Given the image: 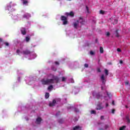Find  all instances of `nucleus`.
Masks as SVG:
<instances>
[{
    "mask_svg": "<svg viewBox=\"0 0 130 130\" xmlns=\"http://www.w3.org/2000/svg\"><path fill=\"white\" fill-rule=\"evenodd\" d=\"M86 11H87V13H88L89 14V13H90L89 12V9L88 8V7H86Z\"/></svg>",
    "mask_w": 130,
    "mask_h": 130,
    "instance_id": "nucleus-38",
    "label": "nucleus"
},
{
    "mask_svg": "<svg viewBox=\"0 0 130 130\" xmlns=\"http://www.w3.org/2000/svg\"><path fill=\"white\" fill-rule=\"evenodd\" d=\"M55 64H59V63H58V62H55Z\"/></svg>",
    "mask_w": 130,
    "mask_h": 130,
    "instance_id": "nucleus-50",
    "label": "nucleus"
},
{
    "mask_svg": "<svg viewBox=\"0 0 130 130\" xmlns=\"http://www.w3.org/2000/svg\"><path fill=\"white\" fill-rule=\"evenodd\" d=\"M16 6H17L16 3L10 2L5 7V10L8 11L9 14H12V18L13 20H19L18 15H14L13 14V12H16V10L15 8H12V7H16Z\"/></svg>",
    "mask_w": 130,
    "mask_h": 130,
    "instance_id": "nucleus-2",
    "label": "nucleus"
},
{
    "mask_svg": "<svg viewBox=\"0 0 130 130\" xmlns=\"http://www.w3.org/2000/svg\"><path fill=\"white\" fill-rule=\"evenodd\" d=\"M97 72L98 73H101V70L100 69V68L97 69Z\"/></svg>",
    "mask_w": 130,
    "mask_h": 130,
    "instance_id": "nucleus-34",
    "label": "nucleus"
},
{
    "mask_svg": "<svg viewBox=\"0 0 130 130\" xmlns=\"http://www.w3.org/2000/svg\"><path fill=\"white\" fill-rule=\"evenodd\" d=\"M70 83H75V81H74V79L73 78H71L69 80Z\"/></svg>",
    "mask_w": 130,
    "mask_h": 130,
    "instance_id": "nucleus-26",
    "label": "nucleus"
},
{
    "mask_svg": "<svg viewBox=\"0 0 130 130\" xmlns=\"http://www.w3.org/2000/svg\"><path fill=\"white\" fill-rule=\"evenodd\" d=\"M100 14H102V15H104V14H105V12L103 10H101L100 12Z\"/></svg>",
    "mask_w": 130,
    "mask_h": 130,
    "instance_id": "nucleus-28",
    "label": "nucleus"
},
{
    "mask_svg": "<svg viewBox=\"0 0 130 130\" xmlns=\"http://www.w3.org/2000/svg\"><path fill=\"white\" fill-rule=\"evenodd\" d=\"M67 35H68V36H70V37H73V34L70 30H68L67 31Z\"/></svg>",
    "mask_w": 130,
    "mask_h": 130,
    "instance_id": "nucleus-19",
    "label": "nucleus"
},
{
    "mask_svg": "<svg viewBox=\"0 0 130 130\" xmlns=\"http://www.w3.org/2000/svg\"><path fill=\"white\" fill-rule=\"evenodd\" d=\"M101 81L103 85H104L105 84V82H106V81L105 80V78L104 77V75H102L101 76Z\"/></svg>",
    "mask_w": 130,
    "mask_h": 130,
    "instance_id": "nucleus-10",
    "label": "nucleus"
},
{
    "mask_svg": "<svg viewBox=\"0 0 130 130\" xmlns=\"http://www.w3.org/2000/svg\"><path fill=\"white\" fill-rule=\"evenodd\" d=\"M59 101H60V99L54 100L52 102L49 103V106H54L56 103H58Z\"/></svg>",
    "mask_w": 130,
    "mask_h": 130,
    "instance_id": "nucleus-8",
    "label": "nucleus"
},
{
    "mask_svg": "<svg viewBox=\"0 0 130 130\" xmlns=\"http://www.w3.org/2000/svg\"><path fill=\"white\" fill-rule=\"evenodd\" d=\"M123 61H122V60H120V63L121 64H122L123 63Z\"/></svg>",
    "mask_w": 130,
    "mask_h": 130,
    "instance_id": "nucleus-45",
    "label": "nucleus"
},
{
    "mask_svg": "<svg viewBox=\"0 0 130 130\" xmlns=\"http://www.w3.org/2000/svg\"><path fill=\"white\" fill-rule=\"evenodd\" d=\"M21 2L23 5V6H28V1L27 0H21Z\"/></svg>",
    "mask_w": 130,
    "mask_h": 130,
    "instance_id": "nucleus-17",
    "label": "nucleus"
},
{
    "mask_svg": "<svg viewBox=\"0 0 130 130\" xmlns=\"http://www.w3.org/2000/svg\"><path fill=\"white\" fill-rule=\"evenodd\" d=\"M73 130H82V127L78 125L73 127Z\"/></svg>",
    "mask_w": 130,
    "mask_h": 130,
    "instance_id": "nucleus-18",
    "label": "nucleus"
},
{
    "mask_svg": "<svg viewBox=\"0 0 130 130\" xmlns=\"http://www.w3.org/2000/svg\"><path fill=\"white\" fill-rule=\"evenodd\" d=\"M75 111H76V112H79V109H76L75 110Z\"/></svg>",
    "mask_w": 130,
    "mask_h": 130,
    "instance_id": "nucleus-47",
    "label": "nucleus"
},
{
    "mask_svg": "<svg viewBox=\"0 0 130 130\" xmlns=\"http://www.w3.org/2000/svg\"><path fill=\"white\" fill-rule=\"evenodd\" d=\"M101 120H103V119H104V116H101Z\"/></svg>",
    "mask_w": 130,
    "mask_h": 130,
    "instance_id": "nucleus-37",
    "label": "nucleus"
},
{
    "mask_svg": "<svg viewBox=\"0 0 130 130\" xmlns=\"http://www.w3.org/2000/svg\"><path fill=\"white\" fill-rule=\"evenodd\" d=\"M85 68H88L89 67V65L87 63L84 64Z\"/></svg>",
    "mask_w": 130,
    "mask_h": 130,
    "instance_id": "nucleus-36",
    "label": "nucleus"
},
{
    "mask_svg": "<svg viewBox=\"0 0 130 130\" xmlns=\"http://www.w3.org/2000/svg\"><path fill=\"white\" fill-rule=\"evenodd\" d=\"M125 127H126V126H123L122 127H120L119 129L120 130H124V129H125Z\"/></svg>",
    "mask_w": 130,
    "mask_h": 130,
    "instance_id": "nucleus-22",
    "label": "nucleus"
},
{
    "mask_svg": "<svg viewBox=\"0 0 130 130\" xmlns=\"http://www.w3.org/2000/svg\"><path fill=\"white\" fill-rule=\"evenodd\" d=\"M91 114H96V112L95 110H92L90 112Z\"/></svg>",
    "mask_w": 130,
    "mask_h": 130,
    "instance_id": "nucleus-23",
    "label": "nucleus"
},
{
    "mask_svg": "<svg viewBox=\"0 0 130 130\" xmlns=\"http://www.w3.org/2000/svg\"><path fill=\"white\" fill-rule=\"evenodd\" d=\"M104 50H103V48L102 47H101L100 48V52L101 53H103V52Z\"/></svg>",
    "mask_w": 130,
    "mask_h": 130,
    "instance_id": "nucleus-21",
    "label": "nucleus"
},
{
    "mask_svg": "<svg viewBox=\"0 0 130 130\" xmlns=\"http://www.w3.org/2000/svg\"><path fill=\"white\" fill-rule=\"evenodd\" d=\"M52 70H53V71H56V69L55 68H52Z\"/></svg>",
    "mask_w": 130,
    "mask_h": 130,
    "instance_id": "nucleus-42",
    "label": "nucleus"
},
{
    "mask_svg": "<svg viewBox=\"0 0 130 130\" xmlns=\"http://www.w3.org/2000/svg\"><path fill=\"white\" fill-rule=\"evenodd\" d=\"M34 47H35V46H34Z\"/></svg>",
    "mask_w": 130,
    "mask_h": 130,
    "instance_id": "nucleus-52",
    "label": "nucleus"
},
{
    "mask_svg": "<svg viewBox=\"0 0 130 130\" xmlns=\"http://www.w3.org/2000/svg\"><path fill=\"white\" fill-rule=\"evenodd\" d=\"M31 17V15L29 13H25L23 15V18H25L26 19H29V18Z\"/></svg>",
    "mask_w": 130,
    "mask_h": 130,
    "instance_id": "nucleus-14",
    "label": "nucleus"
},
{
    "mask_svg": "<svg viewBox=\"0 0 130 130\" xmlns=\"http://www.w3.org/2000/svg\"><path fill=\"white\" fill-rule=\"evenodd\" d=\"M126 120L127 121V122H128V123H129L130 120L129 118H128V116L126 117Z\"/></svg>",
    "mask_w": 130,
    "mask_h": 130,
    "instance_id": "nucleus-24",
    "label": "nucleus"
},
{
    "mask_svg": "<svg viewBox=\"0 0 130 130\" xmlns=\"http://www.w3.org/2000/svg\"><path fill=\"white\" fill-rule=\"evenodd\" d=\"M84 24V19L83 18L80 17L79 20H77L74 23V27L76 29H78L81 27V26Z\"/></svg>",
    "mask_w": 130,
    "mask_h": 130,
    "instance_id": "nucleus-4",
    "label": "nucleus"
},
{
    "mask_svg": "<svg viewBox=\"0 0 130 130\" xmlns=\"http://www.w3.org/2000/svg\"><path fill=\"white\" fill-rule=\"evenodd\" d=\"M2 41H3V40L2 39H0V44L2 43ZM1 46H0V48H1Z\"/></svg>",
    "mask_w": 130,
    "mask_h": 130,
    "instance_id": "nucleus-44",
    "label": "nucleus"
},
{
    "mask_svg": "<svg viewBox=\"0 0 130 130\" xmlns=\"http://www.w3.org/2000/svg\"><path fill=\"white\" fill-rule=\"evenodd\" d=\"M21 79V78L20 77H18V82H20V80Z\"/></svg>",
    "mask_w": 130,
    "mask_h": 130,
    "instance_id": "nucleus-46",
    "label": "nucleus"
},
{
    "mask_svg": "<svg viewBox=\"0 0 130 130\" xmlns=\"http://www.w3.org/2000/svg\"><path fill=\"white\" fill-rule=\"evenodd\" d=\"M129 105V104H128V105H127V106H125V107H126V108H128Z\"/></svg>",
    "mask_w": 130,
    "mask_h": 130,
    "instance_id": "nucleus-49",
    "label": "nucleus"
},
{
    "mask_svg": "<svg viewBox=\"0 0 130 130\" xmlns=\"http://www.w3.org/2000/svg\"><path fill=\"white\" fill-rule=\"evenodd\" d=\"M110 96H111V94L110 92H108L106 90V93H104L103 95V98L104 100H105L106 102V107H108V100L110 99Z\"/></svg>",
    "mask_w": 130,
    "mask_h": 130,
    "instance_id": "nucleus-5",
    "label": "nucleus"
},
{
    "mask_svg": "<svg viewBox=\"0 0 130 130\" xmlns=\"http://www.w3.org/2000/svg\"><path fill=\"white\" fill-rule=\"evenodd\" d=\"M16 53L19 55H21L23 54L25 57L28 58V59H34V58H36L37 55L36 53L33 52H30L29 50H25L22 51V50H17Z\"/></svg>",
    "mask_w": 130,
    "mask_h": 130,
    "instance_id": "nucleus-3",
    "label": "nucleus"
},
{
    "mask_svg": "<svg viewBox=\"0 0 130 130\" xmlns=\"http://www.w3.org/2000/svg\"><path fill=\"white\" fill-rule=\"evenodd\" d=\"M4 44H5L6 46H9V44L8 42L5 43Z\"/></svg>",
    "mask_w": 130,
    "mask_h": 130,
    "instance_id": "nucleus-35",
    "label": "nucleus"
},
{
    "mask_svg": "<svg viewBox=\"0 0 130 130\" xmlns=\"http://www.w3.org/2000/svg\"><path fill=\"white\" fill-rule=\"evenodd\" d=\"M61 20L62 21L63 25H67L68 24L69 21H68V18L64 16H61Z\"/></svg>",
    "mask_w": 130,
    "mask_h": 130,
    "instance_id": "nucleus-7",
    "label": "nucleus"
},
{
    "mask_svg": "<svg viewBox=\"0 0 130 130\" xmlns=\"http://www.w3.org/2000/svg\"><path fill=\"white\" fill-rule=\"evenodd\" d=\"M92 95L94 96V97H96L98 99L99 98H101V97H102V96H101L99 93H96L95 92H92Z\"/></svg>",
    "mask_w": 130,
    "mask_h": 130,
    "instance_id": "nucleus-13",
    "label": "nucleus"
},
{
    "mask_svg": "<svg viewBox=\"0 0 130 130\" xmlns=\"http://www.w3.org/2000/svg\"><path fill=\"white\" fill-rule=\"evenodd\" d=\"M21 32L23 35H25L26 34V29L25 28H21L20 29Z\"/></svg>",
    "mask_w": 130,
    "mask_h": 130,
    "instance_id": "nucleus-15",
    "label": "nucleus"
},
{
    "mask_svg": "<svg viewBox=\"0 0 130 130\" xmlns=\"http://www.w3.org/2000/svg\"><path fill=\"white\" fill-rule=\"evenodd\" d=\"M25 82L28 85H32L35 83V80L33 77H26Z\"/></svg>",
    "mask_w": 130,
    "mask_h": 130,
    "instance_id": "nucleus-6",
    "label": "nucleus"
},
{
    "mask_svg": "<svg viewBox=\"0 0 130 130\" xmlns=\"http://www.w3.org/2000/svg\"><path fill=\"white\" fill-rule=\"evenodd\" d=\"M91 55H94V54H95V52L91 51L90 52Z\"/></svg>",
    "mask_w": 130,
    "mask_h": 130,
    "instance_id": "nucleus-29",
    "label": "nucleus"
},
{
    "mask_svg": "<svg viewBox=\"0 0 130 130\" xmlns=\"http://www.w3.org/2000/svg\"><path fill=\"white\" fill-rule=\"evenodd\" d=\"M117 51H118V52H120V51H121V50H120V49L118 48V49H117Z\"/></svg>",
    "mask_w": 130,
    "mask_h": 130,
    "instance_id": "nucleus-39",
    "label": "nucleus"
},
{
    "mask_svg": "<svg viewBox=\"0 0 130 130\" xmlns=\"http://www.w3.org/2000/svg\"><path fill=\"white\" fill-rule=\"evenodd\" d=\"M106 36H110V33L109 32H107L106 33Z\"/></svg>",
    "mask_w": 130,
    "mask_h": 130,
    "instance_id": "nucleus-33",
    "label": "nucleus"
},
{
    "mask_svg": "<svg viewBox=\"0 0 130 130\" xmlns=\"http://www.w3.org/2000/svg\"><path fill=\"white\" fill-rule=\"evenodd\" d=\"M114 24H117V20H115V21L114 22Z\"/></svg>",
    "mask_w": 130,
    "mask_h": 130,
    "instance_id": "nucleus-41",
    "label": "nucleus"
},
{
    "mask_svg": "<svg viewBox=\"0 0 130 130\" xmlns=\"http://www.w3.org/2000/svg\"><path fill=\"white\" fill-rule=\"evenodd\" d=\"M116 37H119V35H118V32H117V30L116 31Z\"/></svg>",
    "mask_w": 130,
    "mask_h": 130,
    "instance_id": "nucleus-32",
    "label": "nucleus"
},
{
    "mask_svg": "<svg viewBox=\"0 0 130 130\" xmlns=\"http://www.w3.org/2000/svg\"><path fill=\"white\" fill-rule=\"evenodd\" d=\"M30 39H31V38H30V36H27L25 37L24 41H25V42L28 43V42H29L30 41Z\"/></svg>",
    "mask_w": 130,
    "mask_h": 130,
    "instance_id": "nucleus-16",
    "label": "nucleus"
},
{
    "mask_svg": "<svg viewBox=\"0 0 130 130\" xmlns=\"http://www.w3.org/2000/svg\"><path fill=\"white\" fill-rule=\"evenodd\" d=\"M115 112V110L114 109L112 110V113L114 114Z\"/></svg>",
    "mask_w": 130,
    "mask_h": 130,
    "instance_id": "nucleus-40",
    "label": "nucleus"
},
{
    "mask_svg": "<svg viewBox=\"0 0 130 130\" xmlns=\"http://www.w3.org/2000/svg\"><path fill=\"white\" fill-rule=\"evenodd\" d=\"M112 105H115V104L114 103V101H112Z\"/></svg>",
    "mask_w": 130,
    "mask_h": 130,
    "instance_id": "nucleus-43",
    "label": "nucleus"
},
{
    "mask_svg": "<svg viewBox=\"0 0 130 130\" xmlns=\"http://www.w3.org/2000/svg\"><path fill=\"white\" fill-rule=\"evenodd\" d=\"M42 84L43 85H50L48 87V91H51L53 89V85L52 84H58L60 83V79L57 76H55L53 74H50L48 77L43 78L42 80Z\"/></svg>",
    "mask_w": 130,
    "mask_h": 130,
    "instance_id": "nucleus-1",
    "label": "nucleus"
},
{
    "mask_svg": "<svg viewBox=\"0 0 130 130\" xmlns=\"http://www.w3.org/2000/svg\"><path fill=\"white\" fill-rule=\"evenodd\" d=\"M59 123H62L63 122V120L62 119H60L58 120Z\"/></svg>",
    "mask_w": 130,
    "mask_h": 130,
    "instance_id": "nucleus-27",
    "label": "nucleus"
},
{
    "mask_svg": "<svg viewBox=\"0 0 130 130\" xmlns=\"http://www.w3.org/2000/svg\"><path fill=\"white\" fill-rule=\"evenodd\" d=\"M125 85L126 86H128V85H129V82L128 81H126L125 82Z\"/></svg>",
    "mask_w": 130,
    "mask_h": 130,
    "instance_id": "nucleus-31",
    "label": "nucleus"
},
{
    "mask_svg": "<svg viewBox=\"0 0 130 130\" xmlns=\"http://www.w3.org/2000/svg\"><path fill=\"white\" fill-rule=\"evenodd\" d=\"M41 121H42V119L39 117L36 120V123L37 124H40L41 123Z\"/></svg>",
    "mask_w": 130,
    "mask_h": 130,
    "instance_id": "nucleus-11",
    "label": "nucleus"
},
{
    "mask_svg": "<svg viewBox=\"0 0 130 130\" xmlns=\"http://www.w3.org/2000/svg\"><path fill=\"white\" fill-rule=\"evenodd\" d=\"M45 98L46 99H48V98H49V93L48 92H46L45 93Z\"/></svg>",
    "mask_w": 130,
    "mask_h": 130,
    "instance_id": "nucleus-20",
    "label": "nucleus"
},
{
    "mask_svg": "<svg viewBox=\"0 0 130 130\" xmlns=\"http://www.w3.org/2000/svg\"><path fill=\"white\" fill-rule=\"evenodd\" d=\"M96 110H101V109H103L104 108V106L102 105V103H99L96 105Z\"/></svg>",
    "mask_w": 130,
    "mask_h": 130,
    "instance_id": "nucleus-9",
    "label": "nucleus"
},
{
    "mask_svg": "<svg viewBox=\"0 0 130 130\" xmlns=\"http://www.w3.org/2000/svg\"><path fill=\"white\" fill-rule=\"evenodd\" d=\"M65 15L67 16V17H73L74 14L73 12H71L70 13L66 12Z\"/></svg>",
    "mask_w": 130,
    "mask_h": 130,
    "instance_id": "nucleus-12",
    "label": "nucleus"
},
{
    "mask_svg": "<svg viewBox=\"0 0 130 130\" xmlns=\"http://www.w3.org/2000/svg\"><path fill=\"white\" fill-rule=\"evenodd\" d=\"M105 73L106 76H108V70L105 69Z\"/></svg>",
    "mask_w": 130,
    "mask_h": 130,
    "instance_id": "nucleus-25",
    "label": "nucleus"
},
{
    "mask_svg": "<svg viewBox=\"0 0 130 130\" xmlns=\"http://www.w3.org/2000/svg\"><path fill=\"white\" fill-rule=\"evenodd\" d=\"M108 127V125H106V126H105V129H106V128H107Z\"/></svg>",
    "mask_w": 130,
    "mask_h": 130,
    "instance_id": "nucleus-48",
    "label": "nucleus"
},
{
    "mask_svg": "<svg viewBox=\"0 0 130 130\" xmlns=\"http://www.w3.org/2000/svg\"><path fill=\"white\" fill-rule=\"evenodd\" d=\"M66 79L67 78L66 77H62V82H64V81H66Z\"/></svg>",
    "mask_w": 130,
    "mask_h": 130,
    "instance_id": "nucleus-30",
    "label": "nucleus"
},
{
    "mask_svg": "<svg viewBox=\"0 0 130 130\" xmlns=\"http://www.w3.org/2000/svg\"><path fill=\"white\" fill-rule=\"evenodd\" d=\"M102 90H103V86H102Z\"/></svg>",
    "mask_w": 130,
    "mask_h": 130,
    "instance_id": "nucleus-51",
    "label": "nucleus"
}]
</instances>
